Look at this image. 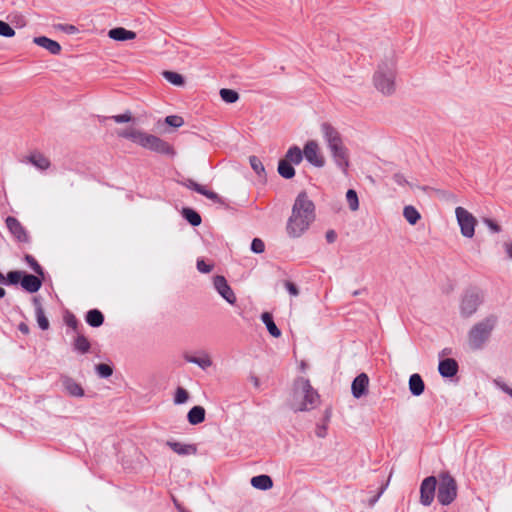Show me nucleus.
Here are the masks:
<instances>
[{
  "label": "nucleus",
  "instance_id": "obj_20",
  "mask_svg": "<svg viewBox=\"0 0 512 512\" xmlns=\"http://www.w3.org/2000/svg\"><path fill=\"white\" fill-rule=\"evenodd\" d=\"M166 445L170 447L176 454L180 456L194 455L196 454V447L191 444H185L176 441H167Z\"/></svg>",
  "mask_w": 512,
  "mask_h": 512
},
{
  "label": "nucleus",
  "instance_id": "obj_26",
  "mask_svg": "<svg viewBox=\"0 0 512 512\" xmlns=\"http://www.w3.org/2000/svg\"><path fill=\"white\" fill-rule=\"evenodd\" d=\"M304 158L303 150H301L298 146H291L286 154L284 159L286 162L291 163L292 165H298L302 162Z\"/></svg>",
  "mask_w": 512,
  "mask_h": 512
},
{
  "label": "nucleus",
  "instance_id": "obj_5",
  "mask_svg": "<svg viewBox=\"0 0 512 512\" xmlns=\"http://www.w3.org/2000/svg\"><path fill=\"white\" fill-rule=\"evenodd\" d=\"M318 393L313 389L309 380L298 378L294 383L291 407L294 411L311 410L318 404Z\"/></svg>",
  "mask_w": 512,
  "mask_h": 512
},
{
  "label": "nucleus",
  "instance_id": "obj_4",
  "mask_svg": "<svg viewBox=\"0 0 512 512\" xmlns=\"http://www.w3.org/2000/svg\"><path fill=\"white\" fill-rule=\"evenodd\" d=\"M117 135L121 138L130 140L142 148L162 154H173V148L166 141L138 128L131 126L125 129H120L117 131Z\"/></svg>",
  "mask_w": 512,
  "mask_h": 512
},
{
  "label": "nucleus",
  "instance_id": "obj_3",
  "mask_svg": "<svg viewBox=\"0 0 512 512\" xmlns=\"http://www.w3.org/2000/svg\"><path fill=\"white\" fill-rule=\"evenodd\" d=\"M321 132L335 165L343 173H347L350 165L349 151L344 145L341 135L329 123H323L321 125Z\"/></svg>",
  "mask_w": 512,
  "mask_h": 512
},
{
  "label": "nucleus",
  "instance_id": "obj_11",
  "mask_svg": "<svg viewBox=\"0 0 512 512\" xmlns=\"http://www.w3.org/2000/svg\"><path fill=\"white\" fill-rule=\"evenodd\" d=\"M6 226L12 236L19 242H28L29 236L25 227L20 221L12 216H8L5 220Z\"/></svg>",
  "mask_w": 512,
  "mask_h": 512
},
{
  "label": "nucleus",
  "instance_id": "obj_25",
  "mask_svg": "<svg viewBox=\"0 0 512 512\" xmlns=\"http://www.w3.org/2000/svg\"><path fill=\"white\" fill-rule=\"evenodd\" d=\"M188 422L197 425L205 420V409L202 406L192 407L187 414Z\"/></svg>",
  "mask_w": 512,
  "mask_h": 512
},
{
  "label": "nucleus",
  "instance_id": "obj_6",
  "mask_svg": "<svg viewBox=\"0 0 512 512\" xmlns=\"http://www.w3.org/2000/svg\"><path fill=\"white\" fill-rule=\"evenodd\" d=\"M498 324V316L490 314L478 323H476L469 331V344L474 349L481 348L489 339L492 331Z\"/></svg>",
  "mask_w": 512,
  "mask_h": 512
},
{
  "label": "nucleus",
  "instance_id": "obj_18",
  "mask_svg": "<svg viewBox=\"0 0 512 512\" xmlns=\"http://www.w3.org/2000/svg\"><path fill=\"white\" fill-rule=\"evenodd\" d=\"M184 359L189 363L199 366L203 370L208 369L213 364L211 356L205 351H201L197 355H185Z\"/></svg>",
  "mask_w": 512,
  "mask_h": 512
},
{
  "label": "nucleus",
  "instance_id": "obj_53",
  "mask_svg": "<svg viewBox=\"0 0 512 512\" xmlns=\"http://www.w3.org/2000/svg\"><path fill=\"white\" fill-rule=\"evenodd\" d=\"M316 435L320 438L325 437L326 436V427L325 426L318 427L316 430Z\"/></svg>",
  "mask_w": 512,
  "mask_h": 512
},
{
  "label": "nucleus",
  "instance_id": "obj_9",
  "mask_svg": "<svg viewBox=\"0 0 512 512\" xmlns=\"http://www.w3.org/2000/svg\"><path fill=\"white\" fill-rule=\"evenodd\" d=\"M304 158L308 163L316 168L325 166L326 159L316 140H308L303 148Z\"/></svg>",
  "mask_w": 512,
  "mask_h": 512
},
{
  "label": "nucleus",
  "instance_id": "obj_41",
  "mask_svg": "<svg viewBox=\"0 0 512 512\" xmlns=\"http://www.w3.org/2000/svg\"><path fill=\"white\" fill-rule=\"evenodd\" d=\"M14 35V29L8 23L0 20V36L11 38Z\"/></svg>",
  "mask_w": 512,
  "mask_h": 512
},
{
  "label": "nucleus",
  "instance_id": "obj_8",
  "mask_svg": "<svg viewBox=\"0 0 512 512\" xmlns=\"http://www.w3.org/2000/svg\"><path fill=\"white\" fill-rule=\"evenodd\" d=\"M455 216L460 228L461 235L465 238H473L477 219L463 207H456Z\"/></svg>",
  "mask_w": 512,
  "mask_h": 512
},
{
  "label": "nucleus",
  "instance_id": "obj_31",
  "mask_svg": "<svg viewBox=\"0 0 512 512\" xmlns=\"http://www.w3.org/2000/svg\"><path fill=\"white\" fill-rule=\"evenodd\" d=\"M87 323L92 327H99L103 324L104 317L99 310H90L86 315Z\"/></svg>",
  "mask_w": 512,
  "mask_h": 512
},
{
  "label": "nucleus",
  "instance_id": "obj_46",
  "mask_svg": "<svg viewBox=\"0 0 512 512\" xmlns=\"http://www.w3.org/2000/svg\"><path fill=\"white\" fill-rule=\"evenodd\" d=\"M197 269L201 273H209V272L212 271L213 265L212 264H207V263H205L204 260L199 259L197 261Z\"/></svg>",
  "mask_w": 512,
  "mask_h": 512
},
{
  "label": "nucleus",
  "instance_id": "obj_32",
  "mask_svg": "<svg viewBox=\"0 0 512 512\" xmlns=\"http://www.w3.org/2000/svg\"><path fill=\"white\" fill-rule=\"evenodd\" d=\"M74 349L82 354L87 353L90 349V342L83 335H78L74 341Z\"/></svg>",
  "mask_w": 512,
  "mask_h": 512
},
{
  "label": "nucleus",
  "instance_id": "obj_14",
  "mask_svg": "<svg viewBox=\"0 0 512 512\" xmlns=\"http://www.w3.org/2000/svg\"><path fill=\"white\" fill-rule=\"evenodd\" d=\"M369 378L365 373L359 374L352 382L351 392L352 395L359 399L365 396L368 392Z\"/></svg>",
  "mask_w": 512,
  "mask_h": 512
},
{
  "label": "nucleus",
  "instance_id": "obj_62",
  "mask_svg": "<svg viewBox=\"0 0 512 512\" xmlns=\"http://www.w3.org/2000/svg\"><path fill=\"white\" fill-rule=\"evenodd\" d=\"M377 499H378V497H377V498H375V499L372 501V504H373V503H375V502H377Z\"/></svg>",
  "mask_w": 512,
  "mask_h": 512
},
{
  "label": "nucleus",
  "instance_id": "obj_38",
  "mask_svg": "<svg viewBox=\"0 0 512 512\" xmlns=\"http://www.w3.org/2000/svg\"><path fill=\"white\" fill-rule=\"evenodd\" d=\"M249 162H250L251 168L255 171L256 174L262 175L265 172L264 165L258 157L250 156Z\"/></svg>",
  "mask_w": 512,
  "mask_h": 512
},
{
  "label": "nucleus",
  "instance_id": "obj_10",
  "mask_svg": "<svg viewBox=\"0 0 512 512\" xmlns=\"http://www.w3.org/2000/svg\"><path fill=\"white\" fill-rule=\"evenodd\" d=\"M436 485L437 480L434 476H429L422 481L420 487V502L423 505L429 506L433 502Z\"/></svg>",
  "mask_w": 512,
  "mask_h": 512
},
{
  "label": "nucleus",
  "instance_id": "obj_2",
  "mask_svg": "<svg viewBox=\"0 0 512 512\" xmlns=\"http://www.w3.org/2000/svg\"><path fill=\"white\" fill-rule=\"evenodd\" d=\"M397 54L387 51L379 60L372 77L374 88L383 96H391L396 91Z\"/></svg>",
  "mask_w": 512,
  "mask_h": 512
},
{
  "label": "nucleus",
  "instance_id": "obj_39",
  "mask_svg": "<svg viewBox=\"0 0 512 512\" xmlns=\"http://www.w3.org/2000/svg\"><path fill=\"white\" fill-rule=\"evenodd\" d=\"M95 369H96L97 374L101 378H108L113 373L112 367L107 364H103V363L96 365Z\"/></svg>",
  "mask_w": 512,
  "mask_h": 512
},
{
  "label": "nucleus",
  "instance_id": "obj_7",
  "mask_svg": "<svg viewBox=\"0 0 512 512\" xmlns=\"http://www.w3.org/2000/svg\"><path fill=\"white\" fill-rule=\"evenodd\" d=\"M457 497V483L448 473L440 475L437 499L442 505L451 504Z\"/></svg>",
  "mask_w": 512,
  "mask_h": 512
},
{
  "label": "nucleus",
  "instance_id": "obj_58",
  "mask_svg": "<svg viewBox=\"0 0 512 512\" xmlns=\"http://www.w3.org/2000/svg\"><path fill=\"white\" fill-rule=\"evenodd\" d=\"M503 390H504L506 393H508L510 396H512V389H510L509 387L504 386V387H503Z\"/></svg>",
  "mask_w": 512,
  "mask_h": 512
},
{
  "label": "nucleus",
  "instance_id": "obj_12",
  "mask_svg": "<svg viewBox=\"0 0 512 512\" xmlns=\"http://www.w3.org/2000/svg\"><path fill=\"white\" fill-rule=\"evenodd\" d=\"M480 304V298L476 293H466L460 303V312L464 317L473 315Z\"/></svg>",
  "mask_w": 512,
  "mask_h": 512
},
{
  "label": "nucleus",
  "instance_id": "obj_60",
  "mask_svg": "<svg viewBox=\"0 0 512 512\" xmlns=\"http://www.w3.org/2000/svg\"><path fill=\"white\" fill-rule=\"evenodd\" d=\"M5 282V277L4 275L0 272V283H3Z\"/></svg>",
  "mask_w": 512,
  "mask_h": 512
},
{
  "label": "nucleus",
  "instance_id": "obj_54",
  "mask_svg": "<svg viewBox=\"0 0 512 512\" xmlns=\"http://www.w3.org/2000/svg\"><path fill=\"white\" fill-rule=\"evenodd\" d=\"M326 239H327V241H328V242H330V243H331V242H334V241H335V239H336V234H335V232H334V231H328V232L326 233Z\"/></svg>",
  "mask_w": 512,
  "mask_h": 512
},
{
  "label": "nucleus",
  "instance_id": "obj_47",
  "mask_svg": "<svg viewBox=\"0 0 512 512\" xmlns=\"http://www.w3.org/2000/svg\"><path fill=\"white\" fill-rule=\"evenodd\" d=\"M197 192L202 194V195H204V196H206L207 198H209L211 200H216L218 198V196H217V194L215 192L206 189L202 185L197 187Z\"/></svg>",
  "mask_w": 512,
  "mask_h": 512
},
{
  "label": "nucleus",
  "instance_id": "obj_19",
  "mask_svg": "<svg viewBox=\"0 0 512 512\" xmlns=\"http://www.w3.org/2000/svg\"><path fill=\"white\" fill-rule=\"evenodd\" d=\"M438 371L443 377H453L458 372V364L452 358H446L439 362Z\"/></svg>",
  "mask_w": 512,
  "mask_h": 512
},
{
  "label": "nucleus",
  "instance_id": "obj_35",
  "mask_svg": "<svg viewBox=\"0 0 512 512\" xmlns=\"http://www.w3.org/2000/svg\"><path fill=\"white\" fill-rule=\"evenodd\" d=\"M220 96L226 103H234L238 100L239 95L232 89L223 88L220 90Z\"/></svg>",
  "mask_w": 512,
  "mask_h": 512
},
{
  "label": "nucleus",
  "instance_id": "obj_23",
  "mask_svg": "<svg viewBox=\"0 0 512 512\" xmlns=\"http://www.w3.org/2000/svg\"><path fill=\"white\" fill-rule=\"evenodd\" d=\"M409 390L412 395L414 396H420L423 394L425 389V384L421 378V376L417 373L412 374L409 378Z\"/></svg>",
  "mask_w": 512,
  "mask_h": 512
},
{
  "label": "nucleus",
  "instance_id": "obj_59",
  "mask_svg": "<svg viewBox=\"0 0 512 512\" xmlns=\"http://www.w3.org/2000/svg\"><path fill=\"white\" fill-rule=\"evenodd\" d=\"M6 292L5 289L0 287V298H3L5 296Z\"/></svg>",
  "mask_w": 512,
  "mask_h": 512
},
{
  "label": "nucleus",
  "instance_id": "obj_42",
  "mask_svg": "<svg viewBox=\"0 0 512 512\" xmlns=\"http://www.w3.org/2000/svg\"><path fill=\"white\" fill-rule=\"evenodd\" d=\"M7 283L9 284H18L20 280H22V272L20 271H11L7 274V278H5Z\"/></svg>",
  "mask_w": 512,
  "mask_h": 512
},
{
  "label": "nucleus",
  "instance_id": "obj_27",
  "mask_svg": "<svg viewBox=\"0 0 512 512\" xmlns=\"http://www.w3.org/2000/svg\"><path fill=\"white\" fill-rule=\"evenodd\" d=\"M261 320L266 325V328L271 336L279 338L281 336L280 329L276 326L272 315L269 312H264L261 315Z\"/></svg>",
  "mask_w": 512,
  "mask_h": 512
},
{
  "label": "nucleus",
  "instance_id": "obj_40",
  "mask_svg": "<svg viewBox=\"0 0 512 512\" xmlns=\"http://www.w3.org/2000/svg\"><path fill=\"white\" fill-rule=\"evenodd\" d=\"M165 123L171 127L179 128L184 125V120L181 116L170 115L165 118Z\"/></svg>",
  "mask_w": 512,
  "mask_h": 512
},
{
  "label": "nucleus",
  "instance_id": "obj_17",
  "mask_svg": "<svg viewBox=\"0 0 512 512\" xmlns=\"http://www.w3.org/2000/svg\"><path fill=\"white\" fill-rule=\"evenodd\" d=\"M33 43L47 50L52 55H59L62 50L61 45L57 41L46 36L34 37Z\"/></svg>",
  "mask_w": 512,
  "mask_h": 512
},
{
  "label": "nucleus",
  "instance_id": "obj_13",
  "mask_svg": "<svg viewBox=\"0 0 512 512\" xmlns=\"http://www.w3.org/2000/svg\"><path fill=\"white\" fill-rule=\"evenodd\" d=\"M213 286L215 290L229 303L234 304L236 302V296L231 287L228 285L226 279L223 276H215L213 278Z\"/></svg>",
  "mask_w": 512,
  "mask_h": 512
},
{
  "label": "nucleus",
  "instance_id": "obj_34",
  "mask_svg": "<svg viewBox=\"0 0 512 512\" xmlns=\"http://www.w3.org/2000/svg\"><path fill=\"white\" fill-rule=\"evenodd\" d=\"M163 76L168 82H170L173 85L181 86L184 84V79L182 75H180L179 73L172 71H164Z\"/></svg>",
  "mask_w": 512,
  "mask_h": 512
},
{
  "label": "nucleus",
  "instance_id": "obj_1",
  "mask_svg": "<svg viewBox=\"0 0 512 512\" xmlns=\"http://www.w3.org/2000/svg\"><path fill=\"white\" fill-rule=\"evenodd\" d=\"M315 205L306 192L297 195L291 215L286 223V233L291 238L302 236L315 221Z\"/></svg>",
  "mask_w": 512,
  "mask_h": 512
},
{
  "label": "nucleus",
  "instance_id": "obj_24",
  "mask_svg": "<svg viewBox=\"0 0 512 512\" xmlns=\"http://www.w3.org/2000/svg\"><path fill=\"white\" fill-rule=\"evenodd\" d=\"M251 485L258 490H269L273 487V481L270 476L262 474L254 476L250 481Z\"/></svg>",
  "mask_w": 512,
  "mask_h": 512
},
{
  "label": "nucleus",
  "instance_id": "obj_30",
  "mask_svg": "<svg viewBox=\"0 0 512 512\" xmlns=\"http://www.w3.org/2000/svg\"><path fill=\"white\" fill-rule=\"evenodd\" d=\"M278 173L285 179H291L295 175V169L291 163L281 159L278 164Z\"/></svg>",
  "mask_w": 512,
  "mask_h": 512
},
{
  "label": "nucleus",
  "instance_id": "obj_52",
  "mask_svg": "<svg viewBox=\"0 0 512 512\" xmlns=\"http://www.w3.org/2000/svg\"><path fill=\"white\" fill-rule=\"evenodd\" d=\"M186 187H188L189 189H193L197 192V187L200 186V184L194 182L193 180H188L186 183H185Z\"/></svg>",
  "mask_w": 512,
  "mask_h": 512
},
{
  "label": "nucleus",
  "instance_id": "obj_21",
  "mask_svg": "<svg viewBox=\"0 0 512 512\" xmlns=\"http://www.w3.org/2000/svg\"><path fill=\"white\" fill-rule=\"evenodd\" d=\"M108 36L115 41H127L135 39L136 33L123 27H117L109 30Z\"/></svg>",
  "mask_w": 512,
  "mask_h": 512
},
{
  "label": "nucleus",
  "instance_id": "obj_29",
  "mask_svg": "<svg viewBox=\"0 0 512 512\" xmlns=\"http://www.w3.org/2000/svg\"><path fill=\"white\" fill-rule=\"evenodd\" d=\"M403 216L410 225H416L421 219V214L412 205H407L403 208Z\"/></svg>",
  "mask_w": 512,
  "mask_h": 512
},
{
  "label": "nucleus",
  "instance_id": "obj_37",
  "mask_svg": "<svg viewBox=\"0 0 512 512\" xmlns=\"http://www.w3.org/2000/svg\"><path fill=\"white\" fill-rule=\"evenodd\" d=\"M189 400V393L183 387H178L174 395V403L176 405L184 404Z\"/></svg>",
  "mask_w": 512,
  "mask_h": 512
},
{
  "label": "nucleus",
  "instance_id": "obj_22",
  "mask_svg": "<svg viewBox=\"0 0 512 512\" xmlns=\"http://www.w3.org/2000/svg\"><path fill=\"white\" fill-rule=\"evenodd\" d=\"M41 285L42 282L37 276L25 274L22 277L21 286L30 293L37 292Z\"/></svg>",
  "mask_w": 512,
  "mask_h": 512
},
{
  "label": "nucleus",
  "instance_id": "obj_61",
  "mask_svg": "<svg viewBox=\"0 0 512 512\" xmlns=\"http://www.w3.org/2000/svg\"><path fill=\"white\" fill-rule=\"evenodd\" d=\"M353 295H354V296L359 295V291H354V292H353Z\"/></svg>",
  "mask_w": 512,
  "mask_h": 512
},
{
  "label": "nucleus",
  "instance_id": "obj_49",
  "mask_svg": "<svg viewBox=\"0 0 512 512\" xmlns=\"http://www.w3.org/2000/svg\"><path fill=\"white\" fill-rule=\"evenodd\" d=\"M484 224L494 233H499L501 231V227L495 223L493 220L486 218L484 219Z\"/></svg>",
  "mask_w": 512,
  "mask_h": 512
},
{
  "label": "nucleus",
  "instance_id": "obj_48",
  "mask_svg": "<svg viewBox=\"0 0 512 512\" xmlns=\"http://www.w3.org/2000/svg\"><path fill=\"white\" fill-rule=\"evenodd\" d=\"M57 29L67 33V34H76L78 32V29L74 25L70 24H59L56 26Z\"/></svg>",
  "mask_w": 512,
  "mask_h": 512
},
{
  "label": "nucleus",
  "instance_id": "obj_44",
  "mask_svg": "<svg viewBox=\"0 0 512 512\" xmlns=\"http://www.w3.org/2000/svg\"><path fill=\"white\" fill-rule=\"evenodd\" d=\"M111 119L116 123H126L132 120V115L130 112H126L124 114L114 115L111 117Z\"/></svg>",
  "mask_w": 512,
  "mask_h": 512
},
{
  "label": "nucleus",
  "instance_id": "obj_43",
  "mask_svg": "<svg viewBox=\"0 0 512 512\" xmlns=\"http://www.w3.org/2000/svg\"><path fill=\"white\" fill-rule=\"evenodd\" d=\"M265 249L264 242L261 239L255 238L251 243V250L255 253H262Z\"/></svg>",
  "mask_w": 512,
  "mask_h": 512
},
{
  "label": "nucleus",
  "instance_id": "obj_28",
  "mask_svg": "<svg viewBox=\"0 0 512 512\" xmlns=\"http://www.w3.org/2000/svg\"><path fill=\"white\" fill-rule=\"evenodd\" d=\"M33 303L35 306L36 319L39 327L42 330H47L49 328V321L44 314V310L41 306L40 301L37 298H34Z\"/></svg>",
  "mask_w": 512,
  "mask_h": 512
},
{
  "label": "nucleus",
  "instance_id": "obj_55",
  "mask_svg": "<svg viewBox=\"0 0 512 512\" xmlns=\"http://www.w3.org/2000/svg\"><path fill=\"white\" fill-rule=\"evenodd\" d=\"M505 251H506L508 257L512 260V243L505 244Z\"/></svg>",
  "mask_w": 512,
  "mask_h": 512
},
{
  "label": "nucleus",
  "instance_id": "obj_33",
  "mask_svg": "<svg viewBox=\"0 0 512 512\" xmlns=\"http://www.w3.org/2000/svg\"><path fill=\"white\" fill-rule=\"evenodd\" d=\"M346 201L351 211H357L359 209V199L355 190L349 189L346 192Z\"/></svg>",
  "mask_w": 512,
  "mask_h": 512
},
{
  "label": "nucleus",
  "instance_id": "obj_50",
  "mask_svg": "<svg viewBox=\"0 0 512 512\" xmlns=\"http://www.w3.org/2000/svg\"><path fill=\"white\" fill-rule=\"evenodd\" d=\"M285 287L287 289V291L289 292L290 295L292 296H298L299 295V290L297 288V286L290 282V281H286L285 282Z\"/></svg>",
  "mask_w": 512,
  "mask_h": 512
},
{
  "label": "nucleus",
  "instance_id": "obj_36",
  "mask_svg": "<svg viewBox=\"0 0 512 512\" xmlns=\"http://www.w3.org/2000/svg\"><path fill=\"white\" fill-rule=\"evenodd\" d=\"M183 214L186 220L193 226H198L201 223L200 215L192 209H184Z\"/></svg>",
  "mask_w": 512,
  "mask_h": 512
},
{
  "label": "nucleus",
  "instance_id": "obj_51",
  "mask_svg": "<svg viewBox=\"0 0 512 512\" xmlns=\"http://www.w3.org/2000/svg\"><path fill=\"white\" fill-rule=\"evenodd\" d=\"M394 180H395V182L397 184H399L401 186H403V185L408 183L407 180L405 179L404 175L399 174V173L394 175Z\"/></svg>",
  "mask_w": 512,
  "mask_h": 512
},
{
  "label": "nucleus",
  "instance_id": "obj_56",
  "mask_svg": "<svg viewBox=\"0 0 512 512\" xmlns=\"http://www.w3.org/2000/svg\"><path fill=\"white\" fill-rule=\"evenodd\" d=\"M67 325L75 329L77 327V320L75 318H71L67 321Z\"/></svg>",
  "mask_w": 512,
  "mask_h": 512
},
{
  "label": "nucleus",
  "instance_id": "obj_16",
  "mask_svg": "<svg viewBox=\"0 0 512 512\" xmlns=\"http://www.w3.org/2000/svg\"><path fill=\"white\" fill-rule=\"evenodd\" d=\"M61 383L64 389V392L71 397L81 398L85 395L84 389L82 386L75 381L73 378L64 376L61 378Z\"/></svg>",
  "mask_w": 512,
  "mask_h": 512
},
{
  "label": "nucleus",
  "instance_id": "obj_57",
  "mask_svg": "<svg viewBox=\"0 0 512 512\" xmlns=\"http://www.w3.org/2000/svg\"><path fill=\"white\" fill-rule=\"evenodd\" d=\"M19 330L24 334H27L29 332L28 326L23 323L19 325Z\"/></svg>",
  "mask_w": 512,
  "mask_h": 512
},
{
  "label": "nucleus",
  "instance_id": "obj_15",
  "mask_svg": "<svg viewBox=\"0 0 512 512\" xmlns=\"http://www.w3.org/2000/svg\"><path fill=\"white\" fill-rule=\"evenodd\" d=\"M25 161L40 171H46L51 166L50 159L39 151L31 152L28 156H26Z\"/></svg>",
  "mask_w": 512,
  "mask_h": 512
},
{
  "label": "nucleus",
  "instance_id": "obj_45",
  "mask_svg": "<svg viewBox=\"0 0 512 512\" xmlns=\"http://www.w3.org/2000/svg\"><path fill=\"white\" fill-rule=\"evenodd\" d=\"M25 258H26V261L31 266V268L34 270V272H36L37 274H40V275L43 274L41 266L37 263V261L32 256L26 255Z\"/></svg>",
  "mask_w": 512,
  "mask_h": 512
}]
</instances>
